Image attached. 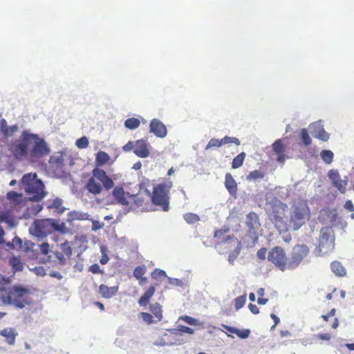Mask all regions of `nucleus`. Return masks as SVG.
<instances>
[{
  "mask_svg": "<svg viewBox=\"0 0 354 354\" xmlns=\"http://www.w3.org/2000/svg\"><path fill=\"white\" fill-rule=\"evenodd\" d=\"M8 149L15 160L29 162H37L50 152L44 138L28 130L23 131L19 138L12 140Z\"/></svg>",
  "mask_w": 354,
  "mask_h": 354,
  "instance_id": "nucleus-1",
  "label": "nucleus"
},
{
  "mask_svg": "<svg viewBox=\"0 0 354 354\" xmlns=\"http://www.w3.org/2000/svg\"><path fill=\"white\" fill-rule=\"evenodd\" d=\"M7 283L8 281L3 277L0 276V299L4 304L24 308L26 305L32 304V299L30 296L29 289L19 286L6 288Z\"/></svg>",
  "mask_w": 354,
  "mask_h": 354,
  "instance_id": "nucleus-2",
  "label": "nucleus"
},
{
  "mask_svg": "<svg viewBox=\"0 0 354 354\" xmlns=\"http://www.w3.org/2000/svg\"><path fill=\"white\" fill-rule=\"evenodd\" d=\"M311 213L306 201L301 200L292 205L288 220L289 227L294 231L299 230L310 220Z\"/></svg>",
  "mask_w": 354,
  "mask_h": 354,
  "instance_id": "nucleus-3",
  "label": "nucleus"
},
{
  "mask_svg": "<svg viewBox=\"0 0 354 354\" xmlns=\"http://www.w3.org/2000/svg\"><path fill=\"white\" fill-rule=\"evenodd\" d=\"M21 183L26 193L32 201H39L46 195V192L44 191V185L41 180L37 178L36 173L25 174L21 178Z\"/></svg>",
  "mask_w": 354,
  "mask_h": 354,
  "instance_id": "nucleus-4",
  "label": "nucleus"
},
{
  "mask_svg": "<svg viewBox=\"0 0 354 354\" xmlns=\"http://www.w3.org/2000/svg\"><path fill=\"white\" fill-rule=\"evenodd\" d=\"M21 183L26 193L32 201H39L46 195V192L44 191V185L41 180L37 178L36 173L25 174L21 178Z\"/></svg>",
  "mask_w": 354,
  "mask_h": 354,
  "instance_id": "nucleus-5",
  "label": "nucleus"
},
{
  "mask_svg": "<svg viewBox=\"0 0 354 354\" xmlns=\"http://www.w3.org/2000/svg\"><path fill=\"white\" fill-rule=\"evenodd\" d=\"M173 183L170 180H165L153 187V192L150 193L151 203L160 207L164 212L169 209V192Z\"/></svg>",
  "mask_w": 354,
  "mask_h": 354,
  "instance_id": "nucleus-6",
  "label": "nucleus"
},
{
  "mask_svg": "<svg viewBox=\"0 0 354 354\" xmlns=\"http://www.w3.org/2000/svg\"><path fill=\"white\" fill-rule=\"evenodd\" d=\"M93 176L88 180L86 189L95 195L102 191V186L105 189L109 190L114 186L113 180L109 177L102 169L95 167L92 171Z\"/></svg>",
  "mask_w": 354,
  "mask_h": 354,
  "instance_id": "nucleus-7",
  "label": "nucleus"
},
{
  "mask_svg": "<svg viewBox=\"0 0 354 354\" xmlns=\"http://www.w3.org/2000/svg\"><path fill=\"white\" fill-rule=\"evenodd\" d=\"M150 192L145 189L144 193L140 192L137 194L131 195L128 206L134 210L148 211L150 206Z\"/></svg>",
  "mask_w": 354,
  "mask_h": 354,
  "instance_id": "nucleus-8",
  "label": "nucleus"
},
{
  "mask_svg": "<svg viewBox=\"0 0 354 354\" xmlns=\"http://www.w3.org/2000/svg\"><path fill=\"white\" fill-rule=\"evenodd\" d=\"M268 260L281 271L288 268V263L286 252L280 246H275L269 251Z\"/></svg>",
  "mask_w": 354,
  "mask_h": 354,
  "instance_id": "nucleus-9",
  "label": "nucleus"
},
{
  "mask_svg": "<svg viewBox=\"0 0 354 354\" xmlns=\"http://www.w3.org/2000/svg\"><path fill=\"white\" fill-rule=\"evenodd\" d=\"M53 229H57V227L52 220L39 219L34 222L30 230L33 235L42 238L51 233Z\"/></svg>",
  "mask_w": 354,
  "mask_h": 354,
  "instance_id": "nucleus-10",
  "label": "nucleus"
},
{
  "mask_svg": "<svg viewBox=\"0 0 354 354\" xmlns=\"http://www.w3.org/2000/svg\"><path fill=\"white\" fill-rule=\"evenodd\" d=\"M122 149L125 152L133 151V153L139 158H147L149 155V146L146 140H137L135 142L129 141L123 146Z\"/></svg>",
  "mask_w": 354,
  "mask_h": 354,
  "instance_id": "nucleus-11",
  "label": "nucleus"
},
{
  "mask_svg": "<svg viewBox=\"0 0 354 354\" xmlns=\"http://www.w3.org/2000/svg\"><path fill=\"white\" fill-rule=\"evenodd\" d=\"M246 225L247 234L252 239L253 243H255L259 238V232L261 231V223L257 213L250 212L246 216Z\"/></svg>",
  "mask_w": 354,
  "mask_h": 354,
  "instance_id": "nucleus-12",
  "label": "nucleus"
},
{
  "mask_svg": "<svg viewBox=\"0 0 354 354\" xmlns=\"http://www.w3.org/2000/svg\"><path fill=\"white\" fill-rule=\"evenodd\" d=\"M309 252L310 250L307 245L304 244L296 245L292 249L288 268L294 269L297 268L303 259L308 255Z\"/></svg>",
  "mask_w": 354,
  "mask_h": 354,
  "instance_id": "nucleus-13",
  "label": "nucleus"
},
{
  "mask_svg": "<svg viewBox=\"0 0 354 354\" xmlns=\"http://www.w3.org/2000/svg\"><path fill=\"white\" fill-rule=\"evenodd\" d=\"M334 238L333 230L329 227H322L320 232L318 248L320 252H327L333 248Z\"/></svg>",
  "mask_w": 354,
  "mask_h": 354,
  "instance_id": "nucleus-14",
  "label": "nucleus"
},
{
  "mask_svg": "<svg viewBox=\"0 0 354 354\" xmlns=\"http://www.w3.org/2000/svg\"><path fill=\"white\" fill-rule=\"evenodd\" d=\"M287 205L283 203L275 204L272 207V211L269 214L270 220L276 227H280L283 224V218Z\"/></svg>",
  "mask_w": 354,
  "mask_h": 354,
  "instance_id": "nucleus-15",
  "label": "nucleus"
},
{
  "mask_svg": "<svg viewBox=\"0 0 354 354\" xmlns=\"http://www.w3.org/2000/svg\"><path fill=\"white\" fill-rule=\"evenodd\" d=\"M328 176L330 180L333 185L342 193L344 194L346 191V186L348 185V178L344 177L342 179L337 170L330 169L328 172Z\"/></svg>",
  "mask_w": 354,
  "mask_h": 354,
  "instance_id": "nucleus-16",
  "label": "nucleus"
},
{
  "mask_svg": "<svg viewBox=\"0 0 354 354\" xmlns=\"http://www.w3.org/2000/svg\"><path fill=\"white\" fill-rule=\"evenodd\" d=\"M113 196L117 202L122 205L128 206L130 203L131 194L125 192L122 187L116 186L113 189Z\"/></svg>",
  "mask_w": 354,
  "mask_h": 354,
  "instance_id": "nucleus-17",
  "label": "nucleus"
},
{
  "mask_svg": "<svg viewBox=\"0 0 354 354\" xmlns=\"http://www.w3.org/2000/svg\"><path fill=\"white\" fill-rule=\"evenodd\" d=\"M150 132L158 138H165L167 131L165 125L158 119H153L149 125Z\"/></svg>",
  "mask_w": 354,
  "mask_h": 354,
  "instance_id": "nucleus-18",
  "label": "nucleus"
},
{
  "mask_svg": "<svg viewBox=\"0 0 354 354\" xmlns=\"http://www.w3.org/2000/svg\"><path fill=\"white\" fill-rule=\"evenodd\" d=\"M272 151L277 156V160L279 162L283 163L288 158L286 154V147L281 139L277 140L272 144Z\"/></svg>",
  "mask_w": 354,
  "mask_h": 354,
  "instance_id": "nucleus-19",
  "label": "nucleus"
},
{
  "mask_svg": "<svg viewBox=\"0 0 354 354\" xmlns=\"http://www.w3.org/2000/svg\"><path fill=\"white\" fill-rule=\"evenodd\" d=\"M313 136L322 141H327L329 139V134L324 130L323 126L319 122H314L310 124Z\"/></svg>",
  "mask_w": 354,
  "mask_h": 354,
  "instance_id": "nucleus-20",
  "label": "nucleus"
},
{
  "mask_svg": "<svg viewBox=\"0 0 354 354\" xmlns=\"http://www.w3.org/2000/svg\"><path fill=\"white\" fill-rule=\"evenodd\" d=\"M225 187L231 196H236L237 183L230 173H227L225 176Z\"/></svg>",
  "mask_w": 354,
  "mask_h": 354,
  "instance_id": "nucleus-21",
  "label": "nucleus"
},
{
  "mask_svg": "<svg viewBox=\"0 0 354 354\" xmlns=\"http://www.w3.org/2000/svg\"><path fill=\"white\" fill-rule=\"evenodd\" d=\"M46 207L49 209H53L54 212L58 214H62L65 210V208L63 207L62 200L59 198L48 200Z\"/></svg>",
  "mask_w": 354,
  "mask_h": 354,
  "instance_id": "nucleus-22",
  "label": "nucleus"
},
{
  "mask_svg": "<svg viewBox=\"0 0 354 354\" xmlns=\"http://www.w3.org/2000/svg\"><path fill=\"white\" fill-rule=\"evenodd\" d=\"M118 291V286L109 287L106 285L101 284L99 286V292L102 297L109 299L116 294Z\"/></svg>",
  "mask_w": 354,
  "mask_h": 354,
  "instance_id": "nucleus-23",
  "label": "nucleus"
},
{
  "mask_svg": "<svg viewBox=\"0 0 354 354\" xmlns=\"http://www.w3.org/2000/svg\"><path fill=\"white\" fill-rule=\"evenodd\" d=\"M18 130H19V127L17 124L8 127L6 124V121L5 120H2L1 131L4 137L8 138V137L12 136L16 132H17Z\"/></svg>",
  "mask_w": 354,
  "mask_h": 354,
  "instance_id": "nucleus-24",
  "label": "nucleus"
},
{
  "mask_svg": "<svg viewBox=\"0 0 354 354\" xmlns=\"http://www.w3.org/2000/svg\"><path fill=\"white\" fill-rule=\"evenodd\" d=\"M0 335L6 337V342L10 345H13L15 342V338L17 333H15L14 328H4L0 330Z\"/></svg>",
  "mask_w": 354,
  "mask_h": 354,
  "instance_id": "nucleus-25",
  "label": "nucleus"
},
{
  "mask_svg": "<svg viewBox=\"0 0 354 354\" xmlns=\"http://www.w3.org/2000/svg\"><path fill=\"white\" fill-rule=\"evenodd\" d=\"M155 292V288L153 286L149 287V288L144 292L138 300V304L141 306H146L150 299L152 297Z\"/></svg>",
  "mask_w": 354,
  "mask_h": 354,
  "instance_id": "nucleus-26",
  "label": "nucleus"
},
{
  "mask_svg": "<svg viewBox=\"0 0 354 354\" xmlns=\"http://www.w3.org/2000/svg\"><path fill=\"white\" fill-rule=\"evenodd\" d=\"M149 310L153 315L156 322H160L162 319V306L158 302L149 305Z\"/></svg>",
  "mask_w": 354,
  "mask_h": 354,
  "instance_id": "nucleus-27",
  "label": "nucleus"
},
{
  "mask_svg": "<svg viewBox=\"0 0 354 354\" xmlns=\"http://www.w3.org/2000/svg\"><path fill=\"white\" fill-rule=\"evenodd\" d=\"M110 160L109 155L105 151H100L96 153L95 164L96 167H102Z\"/></svg>",
  "mask_w": 354,
  "mask_h": 354,
  "instance_id": "nucleus-28",
  "label": "nucleus"
},
{
  "mask_svg": "<svg viewBox=\"0 0 354 354\" xmlns=\"http://www.w3.org/2000/svg\"><path fill=\"white\" fill-rule=\"evenodd\" d=\"M330 268L333 272L338 277H344L346 274V269L339 261H333L330 264Z\"/></svg>",
  "mask_w": 354,
  "mask_h": 354,
  "instance_id": "nucleus-29",
  "label": "nucleus"
},
{
  "mask_svg": "<svg viewBox=\"0 0 354 354\" xmlns=\"http://www.w3.org/2000/svg\"><path fill=\"white\" fill-rule=\"evenodd\" d=\"M68 218L71 221H86L89 218V214L85 212L73 211L68 213Z\"/></svg>",
  "mask_w": 354,
  "mask_h": 354,
  "instance_id": "nucleus-30",
  "label": "nucleus"
},
{
  "mask_svg": "<svg viewBox=\"0 0 354 354\" xmlns=\"http://www.w3.org/2000/svg\"><path fill=\"white\" fill-rule=\"evenodd\" d=\"M245 156V153L241 152L234 157L232 162V168L235 169L241 167L243 165Z\"/></svg>",
  "mask_w": 354,
  "mask_h": 354,
  "instance_id": "nucleus-31",
  "label": "nucleus"
},
{
  "mask_svg": "<svg viewBox=\"0 0 354 354\" xmlns=\"http://www.w3.org/2000/svg\"><path fill=\"white\" fill-rule=\"evenodd\" d=\"M6 197L12 203L20 204L22 201L23 195L15 191H10L7 193Z\"/></svg>",
  "mask_w": 354,
  "mask_h": 354,
  "instance_id": "nucleus-32",
  "label": "nucleus"
},
{
  "mask_svg": "<svg viewBox=\"0 0 354 354\" xmlns=\"http://www.w3.org/2000/svg\"><path fill=\"white\" fill-rule=\"evenodd\" d=\"M320 156L326 164H330L333 160L334 154L332 151L324 149L321 151Z\"/></svg>",
  "mask_w": 354,
  "mask_h": 354,
  "instance_id": "nucleus-33",
  "label": "nucleus"
},
{
  "mask_svg": "<svg viewBox=\"0 0 354 354\" xmlns=\"http://www.w3.org/2000/svg\"><path fill=\"white\" fill-rule=\"evenodd\" d=\"M140 124V120L136 118H130L125 120L124 126L129 129H135Z\"/></svg>",
  "mask_w": 354,
  "mask_h": 354,
  "instance_id": "nucleus-34",
  "label": "nucleus"
},
{
  "mask_svg": "<svg viewBox=\"0 0 354 354\" xmlns=\"http://www.w3.org/2000/svg\"><path fill=\"white\" fill-rule=\"evenodd\" d=\"M145 272H146V269H145V267H143V266H138V267H136L134 269L133 276L136 279H140V281H147V278L146 277H142L143 275L145 274Z\"/></svg>",
  "mask_w": 354,
  "mask_h": 354,
  "instance_id": "nucleus-35",
  "label": "nucleus"
},
{
  "mask_svg": "<svg viewBox=\"0 0 354 354\" xmlns=\"http://www.w3.org/2000/svg\"><path fill=\"white\" fill-rule=\"evenodd\" d=\"M301 140L305 146H308L311 144L312 140L308 133L307 129H302L300 131Z\"/></svg>",
  "mask_w": 354,
  "mask_h": 354,
  "instance_id": "nucleus-36",
  "label": "nucleus"
},
{
  "mask_svg": "<svg viewBox=\"0 0 354 354\" xmlns=\"http://www.w3.org/2000/svg\"><path fill=\"white\" fill-rule=\"evenodd\" d=\"M246 302V294H244L243 295H241L239 297H237L235 298L234 303V308L236 310H239L241 308H243Z\"/></svg>",
  "mask_w": 354,
  "mask_h": 354,
  "instance_id": "nucleus-37",
  "label": "nucleus"
},
{
  "mask_svg": "<svg viewBox=\"0 0 354 354\" xmlns=\"http://www.w3.org/2000/svg\"><path fill=\"white\" fill-rule=\"evenodd\" d=\"M264 177V174L259 170H254L250 171L249 174L247 176L246 178L248 180H255L257 179H261Z\"/></svg>",
  "mask_w": 354,
  "mask_h": 354,
  "instance_id": "nucleus-38",
  "label": "nucleus"
},
{
  "mask_svg": "<svg viewBox=\"0 0 354 354\" xmlns=\"http://www.w3.org/2000/svg\"><path fill=\"white\" fill-rule=\"evenodd\" d=\"M140 316L142 319V320L148 325L158 322H156V319H153L154 317H153V315L148 313L142 312L140 313Z\"/></svg>",
  "mask_w": 354,
  "mask_h": 354,
  "instance_id": "nucleus-39",
  "label": "nucleus"
},
{
  "mask_svg": "<svg viewBox=\"0 0 354 354\" xmlns=\"http://www.w3.org/2000/svg\"><path fill=\"white\" fill-rule=\"evenodd\" d=\"M184 219L187 223L192 224L198 222L200 220L199 216L194 213H187L184 215Z\"/></svg>",
  "mask_w": 354,
  "mask_h": 354,
  "instance_id": "nucleus-40",
  "label": "nucleus"
},
{
  "mask_svg": "<svg viewBox=\"0 0 354 354\" xmlns=\"http://www.w3.org/2000/svg\"><path fill=\"white\" fill-rule=\"evenodd\" d=\"M222 145H226V144H232L234 143L236 145L239 146L240 145V141L237 138L235 137H230V136H225L221 139Z\"/></svg>",
  "mask_w": 354,
  "mask_h": 354,
  "instance_id": "nucleus-41",
  "label": "nucleus"
},
{
  "mask_svg": "<svg viewBox=\"0 0 354 354\" xmlns=\"http://www.w3.org/2000/svg\"><path fill=\"white\" fill-rule=\"evenodd\" d=\"M75 144L79 149H86L88 146L89 142L86 136H83L77 139Z\"/></svg>",
  "mask_w": 354,
  "mask_h": 354,
  "instance_id": "nucleus-42",
  "label": "nucleus"
},
{
  "mask_svg": "<svg viewBox=\"0 0 354 354\" xmlns=\"http://www.w3.org/2000/svg\"><path fill=\"white\" fill-rule=\"evenodd\" d=\"M10 264L12 266V268L15 271H21L24 268L23 264L16 257H13L10 260Z\"/></svg>",
  "mask_w": 354,
  "mask_h": 354,
  "instance_id": "nucleus-43",
  "label": "nucleus"
},
{
  "mask_svg": "<svg viewBox=\"0 0 354 354\" xmlns=\"http://www.w3.org/2000/svg\"><path fill=\"white\" fill-rule=\"evenodd\" d=\"M221 139L212 138L205 147V149L207 150L212 147H220L222 146Z\"/></svg>",
  "mask_w": 354,
  "mask_h": 354,
  "instance_id": "nucleus-44",
  "label": "nucleus"
},
{
  "mask_svg": "<svg viewBox=\"0 0 354 354\" xmlns=\"http://www.w3.org/2000/svg\"><path fill=\"white\" fill-rule=\"evenodd\" d=\"M235 334L241 339H246L249 337L250 334V330L249 329L241 330L236 328Z\"/></svg>",
  "mask_w": 354,
  "mask_h": 354,
  "instance_id": "nucleus-45",
  "label": "nucleus"
},
{
  "mask_svg": "<svg viewBox=\"0 0 354 354\" xmlns=\"http://www.w3.org/2000/svg\"><path fill=\"white\" fill-rule=\"evenodd\" d=\"M167 277L166 272L164 270L156 269L152 273H151V277L153 279H162Z\"/></svg>",
  "mask_w": 354,
  "mask_h": 354,
  "instance_id": "nucleus-46",
  "label": "nucleus"
},
{
  "mask_svg": "<svg viewBox=\"0 0 354 354\" xmlns=\"http://www.w3.org/2000/svg\"><path fill=\"white\" fill-rule=\"evenodd\" d=\"M40 252L42 254L46 255L49 252V244L48 243H43L39 245Z\"/></svg>",
  "mask_w": 354,
  "mask_h": 354,
  "instance_id": "nucleus-47",
  "label": "nucleus"
},
{
  "mask_svg": "<svg viewBox=\"0 0 354 354\" xmlns=\"http://www.w3.org/2000/svg\"><path fill=\"white\" fill-rule=\"evenodd\" d=\"M266 253H267V249L266 248H262L257 251V256L259 259L265 260Z\"/></svg>",
  "mask_w": 354,
  "mask_h": 354,
  "instance_id": "nucleus-48",
  "label": "nucleus"
},
{
  "mask_svg": "<svg viewBox=\"0 0 354 354\" xmlns=\"http://www.w3.org/2000/svg\"><path fill=\"white\" fill-rule=\"evenodd\" d=\"M88 270L93 274L102 273V271L101 270L99 265L97 263H94V264L91 265L89 267Z\"/></svg>",
  "mask_w": 354,
  "mask_h": 354,
  "instance_id": "nucleus-49",
  "label": "nucleus"
},
{
  "mask_svg": "<svg viewBox=\"0 0 354 354\" xmlns=\"http://www.w3.org/2000/svg\"><path fill=\"white\" fill-rule=\"evenodd\" d=\"M316 337L320 340L329 341L331 339V335L329 333H320L317 335Z\"/></svg>",
  "mask_w": 354,
  "mask_h": 354,
  "instance_id": "nucleus-50",
  "label": "nucleus"
},
{
  "mask_svg": "<svg viewBox=\"0 0 354 354\" xmlns=\"http://www.w3.org/2000/svg\"><path fill=\"white\" fill-rule=\"evenodd\" d=\"M179 330L183 333H187V334H193L194 333V329H192V328H189L188 326H180Z\"/></svg>",
  "mask_w": 354,
  "mask_h": 354,
  "instance_id": "nucleus-51",
  "label": "nucleus"
},
{
  "mask_svg": "<svg viewBox=\"0 0 354 354\" xmlns=\"http://www.w3.org/2000/svg\"><path fill=\"white\" fill-rule=\"evenodd\" d=\"M344 208L348 210L349 212L354 211V205L351 201L348 200L345 202Z\"/></svg>",
  "mask_w": 354,
  "mask_h": 354,
  "instance_id": "nucleus-52",
  "label": "nucleus"
},
{
  "mask_svg": "<svg viewBox=\"0 0 354 354\" xmlns=\"http://www.w3.org/2000/svg\"><path fill=\"white\" fill-rule=\"evenodd\" d=\"M248 308L250 309L251 313H253V314L256 315V314H258L259 313V308L255 304H250L248 305Z\"/></svg>",
  "mask_w": 354,
  "mask_h": 354,
  "instance_id": "nucleus-53",
  "label": "nucleus"
},
{
  "mask_svg": "<svg viewBox=\"0 0 354 354\" xmlns=\"http://www.w3.org/2000/svg\"><path fill=\"white\" fill-rule=\"evenodd\" d=\"M182 319L190 325L194 324L196 321L194 318L189 316H184L182 317Z\"/></svg>",
  "mask_w": 354,
  "mask_h": 354,
  "instance_id": "nucleus-54",
  "label": "nucleus"
},
{
  "mask_svg": "<svg viewBox=\"0 0 354 354\" xmlns=\"http://www.w3.org/2000/svg\"><path fill=\"white\" fill-rule=\"evenodd\" d=\"M270 317L273 319L274 324L272 326V329L274 328L280 322L279 318L274 314L272 313Z\"/></svg>",
  "mask_w": 354,
  "mask_h": 354,
  "instance_id": "nucleus-55",
  "label": "nucleus"
},
{
  "mask_svg": "<svg viewBox=\"0 0 354 354\" xmlns=\"http://www.w3.org/2000/svg\"><path fill=\"white\" fill-rule=\"evenodd\" d=\"M223 327L226 329L228 332L235 334L236 328L227 326V325H223Z\"/></svg>",
  "mask_w": 354,
  "mask_h": 354,
  "instance_id": "nucleus-56",
  "label": "nucleus"
},
{
  "mask_svg": "<svg viewBox=\"0 0 354 354\" xmlns=\"http://www.w3.org/2000/svg\"><path fill=\"white\" fill-rule=\"evenodd\" d=\"M109 260V257L104 254L102 255V258L100 259V263L103 265L106 264Z\"/></svg>",
  "mask_w": 354,
  "mask_h": 354,
  "instance_id": "nucleus-57",
  "label": "nucleus"
},
{
  "mask_svg": "<svg viewBox=\"0 0 354 354\" xmlns=\"http://www.w3.org/2000/svg\"><path fill=\"white\" fill-rule=\"evenodd\" d=\"M8 216L6 213H0V223L2 222H6Z\"/></svg>",
  "mask_w": 354,
  "mask_h": 354,
  "instance_id": "nucleus-58",
  "label": "nucleus"
},
{
  "mask_svg": "<svg viewBox=\"0 0 354 354\" xmlns=\"http://www.w3.org/2000/svg\"><path fill=\"white\" fill-rule=\"evenodd\" d=\"M268 299H265L263 297H259L257 299V303L260 305H264L268 302Z\"/></svg>",
  "mask_w": 354,
  "mask_h": 354,
  "instance_id": "nucleus-59",
  "label": "nucleus"
},
{
  "mask_svg": "<svg viewBox=\"0 0 354 354\" xmlns=\"http://www.w3.org/2000/svg\"><path fill=\"white\" fill-rule=\"evenodd\" d=\"M224 232H223L221 230H217L214 232V237L218 238L221 236L223 235Z\"/></svg>",
  "mask_w": 354,
  "mask_h": 354,
  "instance_id": "nucleus-60",
  "label": "nucleus"
},
{
  "mask_svg": "<svg viewBox=\"0 0 354 354\" xmlns=\"http://www.w3.org/2000/svg\"><path fill=\"white\" fill-rule=\"evenodd\" d=\"M95 305L96 306H97L101 310H104V304L100 301H96L95 302Z\"/></svg>",
  "mask_w": 354,
  "mask_h": 354,
  "instance_id": "nucleus-61",
  "label": "nucleus"
},
{
  "mask_svg": "<svg viewBox=\"0 0 354 354\" xmlns=\"http://www.w3.org/2000/svg\"><path fill=\"white\" fill-rule=\"evenodd\" d=\"M339 326V321H338V319L337 318H335L334 319V321H333V323L332 324V328H337Z\"/></svg>",
  "mask_w": 354,
  "mask_h": 354,
  "instance_id": "nucleus-62",
  "label": "nucleus"
},
{
  "mask_svg": "<svg viewBox=\"0 0 354 354\" xmlns=\"http://www.w3.org/2000/svg\"><path fill=\"white\" fill-rule=\"evenodd\" d=\"M265 290L263 288H261L257 290V294L259 296V297H262L264 295Z\"/></svg>",
  "mask_w": 354,
  "mask_h": 354,
  "instance_id": "nucleus-63",
  "label": "nucleus"
},
{
  "mask_svg": "<svg viewBox=\"0 0 354 354\" xmlns=\"http://www.w3.org/2000/svg\"><path fill=\"white\" fill-rule=\"evenodd\" d=\"M280 334L281 337H286L290 335V332L288 330H281Z\"/></svg>",
  "mask_w": 354,
  "mask_h": 354,
  "instance_id": "nucleus-64",
  "label": "nucleus"
}]
</instances>
